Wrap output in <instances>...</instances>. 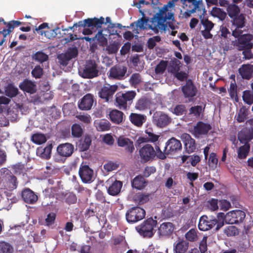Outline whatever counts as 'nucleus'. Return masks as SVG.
Here are the masks:
<instances>
[{
	"mask_svg": "<svg viewBox=\"0 0 253 253\" xmlns=\"http://www.w3.org/2000/svg\"><path fill=\"white\" fill-rule=\"evenodd\" d=\"M178 0L169 1L167 5L161 8L159 12L154 16L153 22H157L155 25H150L149 28L152 30L155 33H158L159 30L165 31L167 25L165 24L167 20L173 19V14L169 11V7L174 6V3Z\"/></svg>",
	"mask_w": 253,
	"mask_h": 253,
	"instance_id": "1",
	"label": "nucleus"
},
{
	"mask_svg": "<svg viewBox=\"0 0 253 253\" xmlns=\"http://www.w3.org/2000/svg\"><path fill=\"white\" fill-rule=\"evenodd\" d=\"M136 95V92L133 90L125 93L118 92L116 95L115 104L119 109L126 110L129 108Z\"/></svg>",
	"mask_w": 253,
	"mask_h": 253,
	"instance_id": "2",
	"label": "nucleus"
},
{
	"mask_svg": "<svg viewBox=\"0 0 253 253\" xmlns=\"http://www.w3.org/2000/svg\"><path fill=\"white\" fill-rule=\"evenodd\" d=\"M157 224V221L152 218L145 220L141 224L135 227L136 230L144 237L151 238L154 235V228Z\"/></svg>",
	"mask_w": 253,
	"mask_h": 253,
	"instance_id": "3",
	"label": "nucleus"
},
{
	"mask_svg": "<svg viewBox=\"0 0 253 253\" xmlns=\"http://www.w3.org/2000/svg\"><path fill=\"white\" fill-rule=\"evenodd\" d=\"M218 215L223 218L225 222L228 224H238L242 223L246 217L245 212L239 210L230 211L225 215L222 212L219 213Z\"/></svg>",
	"mask_w": 253,
	"mask_h": 253,
	"instance_id": "4",
	"label": "nucleus"
},
{
	"mask_svg": "<svg viewBox=\"0 0 253 253\" xmlns=\"http://www.w3.org/2000/svg\"><path fill=\"white\" fill-rule=\"evenodd\" d=\"M145 214V211L143 209L139 207H133L127 211L126 218L127 222L134 223L143 219Z\"/></svg>",
	"mask_w": 253,
	"mask_h": 253,
	"instance_id": "5",
	"label": "nucleus"
},
{
	"mask_svg": "<svg viewBox=\"0 0 253 253\" xmlns=\"http://www.w3.org/2000/svg\"><path fill=\"white\" fill-rule=\"evenodd\" d=\"M104 23V18L103 17H100V18L94 17L93 18H87L83 21H80L77 23L74 24L72 27H70L72 29L74 27H86L91 28L93 29L94 28L96 29L101 28L102 25Z\"/></svg>",
	"mask_w": 253,
	"mask_h": 253,
	"instance_id": "6",
	"label": "nucleus"
},
{
	"mask_svg": "<svg viewBox=\"0 0 253 253\" xmlns=\"http://www.w3.org/2000/svg\"><path fill=\"white\" fill-rule=\"evenodd\" d=\"M98 65L94 60H88L86 61L84 68L82 73L84 78L91 79L97 77L99 74Z\"/></svg>",
	"mask_w": 253,
	"mask_h": 253,
	"instance_id": "7",
	"label": "nucleus"
},
{
	"mask_svg": "<svg viewBox=\"0 0 253 253\" xmlns=\"http://www.w3.org/2000/svg\"><path fill=\"white\" fill-rule=\"evenodd\" d=\"M253 39V35L244 34L235 41L234 45L240 51L244 49H251L253 47V43L252 42Z\"/></svg>",
	"mask_w": 253,
	"mask_h": 253,
	"instance_id": "8",
	"label": "nucleus"
},
{
	"mask_svg": "<svg viewBox=\"0 0 253 253\" xmlns=\"http://www.w3.org/2000/svg\"><path fill=\"white\" fill-rule=\"evenodd\" d=\"M118 89V86L116 84L110 85L105 84L100 89L98 92L99 96L108 102L112 100L114 94Z\"/></svg>",
	"mask_w": 253,
	"mask_h": 253,
	"instance_id": "9",
	"label": "nucleus"
},
{
	"mask_svg": "<svg viewBox=\"0 0 253 253\" xmlns=\"http://www.w3.org/2000/svg\"><path fill=\"white\" fill-rule=\"evenodd\" d=\"M79 176L84 183H90L94 179L93 170L86 165L82 164L79 170Z\"/></svg>",
	"mask_w": 253,
	"mask_h": 253,
	"instance_id": "10",
	"label": "nucleus"
},
{
	"mask_svg": "<svg viewBox=\"0 0 253 253\" xmlns=\"http://www.w3.org/2000/svg\"><path fill=\"white\" fill-rule=\"evenodd\" d=\"M181 91L185 98H188L189 101L192 100L198 92V89L191 79L186 81V84L181 86Z\"/></svg>",
	"mask_w": 253,
	"mask_h": 253,
	"instance_id": "11",
	"label": "nucleus"
},
{
	"mask_svg": "<svg viewBox=\"0 0 253 253\" xmlns=\"http://www.w3.org/2000/svg\"><path fill=\"white\" fill-rule=\"evenodd\" d=\"M139 154L143 163H147L153 159L156 156V152L153 147L149 144L144 145L139 150Z\"/></svg>",
	"mask_w": 253,
	"mask_h": 253,
	"instance_id": "12",
	"label": "nucleus"
},
{
	"mask_svg": "<svg viewBox=\"0 0 253 253\" xmlns=\"http://www.w3.org/2000/svg\"><path fill=\"white\" fill-rule=\"evenodd\" d=\"M181 149V142L174 137H172L166 142L164 151L167 155H173L178 153Z\"/></svg>",
	"mask_w": 253,
	"mask_h": 253,
	"instance_id": "13",
	"label": "nucleus"
},
{
	"mask_svg": "<svg viewBox=\"0 0 253 253\" xmlns=\"http://www.w3.org/2000/svg\"><path fill=\"white\" fill-rule=\"evenodd\" d=\"M74 151V145L68 142L60 144L56 148L57 154L62 158L71 157Z\"/></svg>",
	"mask_w": 253,
	"mask_h": 253,
	"instance_id": "14",
	"label": "nucleus"
},
{
	"mask_svg": "<svg viewBox=\"0 0 253 253\" xmlns=\"http://www.w3.org/2000/svg\"><path fill=\"white\" fill-rule=\"evenodd\" d=\"M211 128L210 124L199 121L194 126L192 133L196 137L198 138L202 135H207Z\"/></svg>",
	"mask_w": 253,
	"mask_h": 253,
	"instance_id": "15",
	"label": "nucleus"
},
{
	"mask_svg": "<svg viewBox=\"0 0 253 253\" xmlns=\"http://www.w3.org/2000/svg\"><path fill=\"white\" fill-rule=\"evenodd\" d=\"M154 123L160 127L167 126L171 122V118L162 112H156L153 115Z\"/></svg>",
	"mask_w": 253,
	"mask_h": 253,
	"instance_id": "16",
	"label": "nucleus"
},
{
	"mask_svg": "<svg viewBox=\"0 0 253 253\" xmlns=\"http://www.w3.org/2000/svg\"><path fill=\"white\" fill-rule=\"evenodd\" d=\"M217 223V219L215 218L213 219H209L208 217L206 215H203L200 217L199 223L198 228L201 231H208L212 228Z\"/></svg>",
	"mask_w": 253,
	"mask_h": 253,
	"instance_id": "17",
	"label": "nucleus"
},
{
	"mask_svg": "<svg viewBox=\"0 0 253 253\" xmlns=\"http://www.w3.org/2000/svg\"><path fill=\"white\" fill-rule=\"evenodd\" d=\"M174 225L170 222H165L160 224L158 229V234L160 238H168L171 236L174 231Z\"/></svg>",
	"mask_w": 253,
	"mask_h": 253,
	"instance_id": "18",
	"label": "nucleus"
},
{
	"mask_svg": "<svg viewBox=\"0 0 253 253\" xmlns=\"http://www.w3.org/2000/svg\"><path fill=\"white\" fill-rule=\"evenodd\" d=\"M126 71L127 68L126 66L115 65L110 69L109 77L114 79L122 80L124 79Z\"/></svg>",
	"mask_w": 253,
	"mask_h": 253,
	"instance_id": "19",
	"label": "nucleus"
},
{
	"mask_svg": "<svg viewBox=\"0 0 253 253\" xmlns=\"http://www.w3.org/2000/svg\"><path fill=\"white\" fill-rule=\"evenodd\" d=\"M94 101V96L90 93H87L79 102V108L82 110H89L91 109Z\"/></svg>",
	"mask_w": 253,
	"mask_h": 253,
	"instance_id": "20",
	"label": "nucleus"
},
{
	"mask_svg": "<svg viewBox=\"0 0 253 253\" xmlns=\"http://www.w3.org/2000/svg\"><path fill=\"white\" fill-rule=\"evenodd\" d=\"M181 138L184 142L186 151L190 154L195 151L196 149V142L194 139L188 133H183L181 135Z\"/></svg>",
	"mask_w": 253,
	"mask_h": 253,
	"instance_id": "21",
	"label": "nucleus"
},
{
	"mask_svg": "<svg viewBox=\"0 0 253 253\" xmlns=\"http://www.w3.org/2000/svg\"><path fill=\"white\" fill-rule=\"evenodd\" d=\"M91 143L92 139L90 135L85 134L78 140L76 142V147H78L80 152H84L89 149Z\"/></svg>",
	"mask_w": 253,
	"mask_h": 253,
	"instance_id": "22",
	"label": "nucleus"
},
{
	"mask_svg": "<svg viewBox=\"0 0 253 253\" xmlns=\"http://www.w3.org/2000/svg\"><path fill=\"white\" fill-rule=\"evenodd\" d=\"M119 146L124 147L125 151L129 154H132L134 150L133 142L129 138L124 136H120L117 139Z\"/></svg>",
	"mask_w": 253,
	"mask_h": 253,
	"instance_id": "23",
	"label": "nucleus"
},
{
	"mask_svg": "<svg viewBox=\"0 0 253 253\" xmlns=\"http://www.w3.org/2000/svg\"><path fill=\"white\" fill-rule=\"evenodd\" d=\"M23 201L29 204H35L38 199V197L32 190L29 188H25L21 193Z\"/></svg>",
	"mask_w": 253,
	"mask_h": 253,
	"instance_id": "24",
	"label": "nucleus"
},
{
	"mask_svg": "<svg viewBox=\"0 0 253 253\" xmlns=\"http://www.w3.org/2000/svg\"><path fill=\"white\" fill-rule=\"evenodd\" d=\"M129 119L134 126L140 127L146 122L147 117L143 114L131 113L129 115Z\"/></svg>",
	"mask_w": 253,
	"mask_h": 253,
	"instance_id": "25",
	"label": "nucleus"
},
{
	"mask_svg": "<svg viewBox=\"0 0 253 253\" xmlns=\"http://www.w3.org/2000/svg\"><path fill=\"white\" fill-rule=\"evenodd\" d=\"M19 87L21 90L30 94H33L37 91L36 84L27 79L20 84Z\"/></svg>",
	"mask_w": 253,
	"mask_h": 253,
	"instance_id": "26",
	"label": "nucleus"
},
{
	"mask_svg": "<svg viewBox=\"0 0 253 253\" xmlns=\"http://www.w3.org/2000/svg\"><path fill=\"white\" fill-rule=\"evenodd\" d=\"M239 73L243 79H250L253 76V65H242L239 69Z\"/></svg>",
	"mask_w": 253,
	"mask_h": 253,
	"instance_id": "27",
	"label": "nucleus"
},
{
	"mask_svg": "<svg viewBox=\"0 0 253 253\" xmlns=\"http://www.w3.org/2000/svg\"><path fill=\"white\" fill-rule=\"evenodd\" d=\"M238 138L241 143L249 144V142L253 138V132L246 129H242L238 133Z\"/></svg>",
	"mask_w": 253,
	"mask_h": 253,
	"instance_id": "28",
	"label": "nucleus"
},
{
	"mask_svg": "<svg viewBox=\"0 0 253 253\" xmlns=\"http://www.w3.org/2000/svg\"><path fill=\"white\" fill-rule=\"evenodd\" d=\"M53 146L51 143L48 144L45 147H40L37 150V154L41 158L48 160L51 157Z\"/></svg>",
	"mask_w": 253,
	"mask_h": 253,
	"instance_id": "29",
	"label": "nucleus"
},
{
	"mask_svg": "<svg viewBox=\"0 0 253 253\" xmlns=\"http://www.w3.org/2000/svg\"><path fill=\"white\" fill-rule=\"evenodd\" d=\"M122 186L123 182L116 180L108 187L107 192L110 195L113 196H117L120 193Z\"/></svg>",
	"mask_w": 253,
	"mask_h": 253,
	"instance_id": "30",
	"label": "nucleus"
},
{
	"mask_svg": "<svg viewBox=\"0 0 253 253\" xmlns=\"http://www.w3.org/2000/svg\"><path fill=\"white\" fill-rule=\"evenodd\" d=\"M189 247V243L184 240L175 243L173 246L174 253H186Z\"/></svg>",
	"mask_w": 253,
	"mask_h": 253,
	"instance_id": "31",
	"label": "nucleus"
},
{
	"mask_svg": "<svg viewBox=\"0 0 253 253\" xmlns=\"http://www.w3.org/2000/svg\"><path fill=\"white\" fill-rule=\"evenodd\" d=\"M146 184L147 181L141 175L135 177L131 181L132 187L138 190L143 189L146 186Z\"/></svg>",
	"mask_w": 253,
	"mask_h": 253,
	"instance_id": "32",
	"label": "nucleus"
},
{
	"mask_svg": "<svg viewBox=\"0 0 253 253\" xmlns=\"http://www.w3.org/2000/svg\"><path fill=\"white\" fill-rule=\"evenodd\" d=\"M124 113L118 110H113L110 112L109 116L111 121L116 124H119L123 122Z\"/></svg>",
	"mask_w": 253,
	"mask_h": 253,
	"instance_id": "33",
	"label": "nucleus"
},
{
	"mask_svg": "<svg viewBox=\"0 0 253 253\" xmlns=\"http://www.w3.org/2000/svg\"><path fill=\"white\" fill-rule=\"evenodd\" d=\"M22 24V22L19 21L12 20L8 24V29H3L0 31V35H3V38H5L6 36L12 32L15 27H18Z\"/></svg>",
	"mask_w": 253,
	"mask_h": 253,
	"instance_id": "34",
	"label": "nucleus"
},
{
	"mask_svg": "<svg viewBox=\"0 0 253 253\" xmlns=\"http://www.w3.org/2000/svg\"><path fill=\"white\" fill-rule=\"evenodd\" d=\"M151 196L150 193H138L134 197V201L135 203L140 205L147 202Z\"/></svg>",
	"mask_w": 253,
	"mask_h": 253,
	"instance_id": "35",
	"label": "nucleus"
},
{
	"mask_svg": "<svg viewBox=\"0 0 253 253\" xmlns=\"http://www.w3.org/2000/svg\"><path fill=\"white\" fill-rule=\"evenodd\" d=\"M5 180L10 188L15 189L17 187L18 184L17 178L11 172L6 173Z\"/></svg>",
	"mask_w": 253,
	"mask_h": 253,
	"instance_id": "36",
	"label": "nucleus"
},
{
	"mask_svg": "<svg viewBox=\"0 0 253 253\" xmlns=\"http://www.w3.org/2000/svg\"><path fill=\"white\" fill-rule=\"evenodd\" d=\"M211 14L212 16L218 18L221 21L224 20L227 15L226 12L221 8L216 7L212 8Z\"/></svg>",
	"mask_w": 253,
	"mask_h": 253,
	"instance_id": "37",
	"label": "nucleus"
},
{
	"mask_svg": "<svg viewBox=\"0 0 253 253\" xmlns=\"http://www.w3.org/2000/svg\"><path fill=\"white\" fill-rule=\"evenodd\" d=\"M33 59L40 63H42L48 60V55L42 51L36 52L32 55Z\"/></svg>",
	"mask_w": 253,
	"mask_h": 253,
	"instance_id": "38",
	"label": "nucleus"
},
{
	"mask_svg": "<svg viewBox=\"0 0 253 253\" xmlns=\"http://www.w3.org/2000/svg\"><path fill=\"white\" fill-rule=\"evenodd\" d=\"M227 11L228 16L232 18L239 15L240 9L236 4H230L227 7Z\"/></svg>",
	"mask_w": 253,
	"mask_h": 253,
	"instance_id": "39",
	"label": "nucleus"
},
{
	"mask_svg": "<svg viewBox=\"0 0 253 253\" xmlns=\"http://www.w3.org/2000/svg\"><path fill=\"white\" fill-rule=\"evenodd\" d=\"M180 64V62L178 60L174 58L169 63V65L168 67V71L173 75L174 73L179 71Z\"/></svg>",
	"mask_w": 253,
	"mask_h": 253,
	"instance_id": "40",
	"label": "nucleus"
},
{
	"mask_svg": "<svg viewBox=\"0 0 253 253\" xmlns=\"http://www.w3.org/2000/svg\"><path fill=\"white\" fill-rule=\"evenodd\" d=\"M250 149L249 144H244L240 147L238 151V157L241 159H245L249 153Z\"/></svg>",
	"mask_w": 253,
	"mask_h": 253,
	"instance_id": "41",
	"label": "nucleus"
},
{
	"mask_svg": "<svg viewBox=\"0 0 253 253\" xmlns=\"http://www.w3.org/2000/svg\"><path fill=\"white\" fill-rule=\"evenodd\" d=\"M102 30H99L95 36V41L96 40L98 44L102 47H104L107 44V39L102 33Z\"/></svg>",
	"mask_w": 253,
	"mask_h": 253,
	"instance_id": "42",
	"label": "nucleus"
},
{
	"mask_svg": "<svg viewBox=\"0 0 253 253\" xmlns=\"http://www.w3.org/2000/svg\"><path fill=\"white\" fill-rule=\"evenodd\" d=\"M149 104L148 100L145 97H141L135 103V108L139 111L147 109Z\"/></svg>",
	"mask_w": 253,
	"mask_h": 253,
	"instance_id": "43",
	"label": "nucleus"
},
{
	"mask_svg": "<svg viewBox=\"0 0 253 253\" xmlns=\"http://www.w3.org/2000/svg\"><path fill=\"white\" fill-rule=\"evenodd\" d=\"M72 135L73 137H81L83 134V129L81 126L77 124H75L71 127Z\"/></svg>",
	"mask_w": 253,
	"mask_h": 253,
	"instance_id": "44",
	"label": "nucleus"
},
{
	"mask_svg": "<svg viewBox=\"0 0 253 253\" xmlns=\"http://www.w3.org/2000/svg\"><path fill=\"white\" fill-rule=\"evenodd\" d=\"M223 233L227 237L236 236L239 234V230L235 226H228L224 228Z\"/></svg>",
	"mask_w": 253,
	"mask_h": 253,
	"instance_id": "45",
	"label": "nucleus"
},
{
	"mask_svg": "<svg viewBox=\"0 0 253 253\" xmlns=\"http://www.w3.org/2000/svg\"><path fill=\"white\" fill-rule=\"evenodd\" d=\"M5 94L10 98L16 96L18 93V89L12 84H8L5 89Z\"/></svg>",
	"mask_w": 253,
	"mask_h": 253,
	"instance_id": "46",
	"label": "nucleus"
},
{
	"mask_svg": "<svg viewBox=\"0 0 253 253\" xmlns=\"http://www.w3.org/2000/svg\"><path fill=\"white\" fill-rule=\"evenodd\" d=\"M31 140L35 144H41L46 141V138L44 134L37 133L32 135Z\"/></svg>",
	"mask_w": 253,
	"mask_h": 253,
	"instance_id": "47",
	"label": "nucleus"
},
{
	"mask_svg": "<svg viewBox=\"0 0 253 253\" xmlns=\"http://www.w3.org/2000/svg\"><path fill=\"white\" fill-rule=\"evenodd\" d=\"M205 108L202 106L197 105L191 107L189 109L190 115H193L194 117L199 118L201 114L204 111Z\"/></svg>",
	"mask_w": 253,
	"mask_h": 253,
	"instance_id": "48",
	"label": "nucleus"
},
{
	"mask_svg": "<svg viewBox=\"0 0 253 253\" xmlns=\"http://www.w3.org/2000/svg\"><path fill=\"white\" fill-rule=\"evenodd\" d=\"M232 19H233V24L238 28H243L244 27L245 19L243 14L238 15Z\"/></svg>",
	"mask_w": 253,
	"mask_h": 253,
	"instance_id": "49",
	"label": "nucleus"
},
{
	"mask_svg": "<svg viewBox=\"0 0 253 253\" xmlns=\"http://www.w3.org/2000/svg\"><path fill=\"white\" fill-rule=\"evenodd\" d=\"M186 239L190 242H195L198 239L197 230L192 228L189 230L185 235Z\"/></svg>",
	"mask_w": 253,
	"mask_h": 253,
	"instance_id": "50",
	"label": "nucleus"
},
{
	"mask_svg": "<svg viewBox=\"0 0 253 253\" xmlns=\"http://www.w3.org/2000/svg\"><path fill=\"white\" fill-rule=\"evenodd\" d=\"M168 61L161 60L155 69L157 74H162L164 73L168 66Z\"/></svg>",
	"mask_w": 253,
	"mask_h": 253,
	"instance_id": "51",
	"label": "nucleus"
},
{
	"mask_svg": "<svg viewBox=\"0 0 253 253\" xmlns=\"http://www.w3.org/2000/svg\"><path fill=\"white\" fill-rule=\"evenodd\" d=\"M12 247L5 242H0V253H13Z\"/></svg>",
	"mask_w": 253,
	"mask_h": 253,
	"instance_id": "52",
	"label": "nucleus"
},
{
	"mask_svg": "<svg viewBox=\"0 0 253 253\" xmlns=\"http://www.w3.org/2000/svg\"><path fill=\"white\" fill-rule=\"evenodd\" d=\"M145 132L146 134H147V137L148 138L150 142L154 143L158 140L160 136L155 134L154 133L153 129L152 128H147L145 130Z\"/></svg>",
	"mask_w": 253,
	"mask_h": 253,
	"instance_id": "53",
	"label": "nucleus"
},
{
	"mask_svg": "<svg viewBox=\"0 0 253 253\" xmlns=\"http://www.w3.org/2000/svg\"><path fill=\"white\" fill-rule=\"evenodd\" d=\"M120 47V44L118 42H114L106 47V50L109 54H114L118 52Z\"/></svg>",
	"mask_w": 253,
	"mask_h": 253,
	"instance_id": "54",
	"label": "nucleus"
},
{
	"mask_svg": "<svg viewBox=\"0 0 253 253\" xmlns=\"http://www.w3.org/2000/svg\"><path fill=\"white\" fill-rule=\"evenodd\" d=\"M243 99L244 101L249 104L251 105L253 103V94L249 90H245L243 92Z\"/></svg>",
	"mask_w": 253,
	"mask_h": 253,
	"instance_id": "55",
	"label": "nucleus"
},
{
	"mask_svg": "<svg viewBox=\"0 0 253 253\" xmlns=\"http://www.w3.org/2000/svg\"><path fill=\"white\" fill-rule=\"evenodd\" d=\"M218 164V159L217 158L216 154L214 153H211L210 155L209 159V166L215 169L217 168Z\"/></svg>",
	"mask_w": 253,
	"mask_h": 253,
	"instance_id": "56",
	"label": "nucleus"
},
{
	"mask_svg": "<svg viewBox=\"0 0 253 253\" xmlns=\"http://www.w3.org/2000/svg\"><path fill=\"white\" fill-rule=\"evenodd\" d=\"M161 40V38L159 36H156L152 38H150L147 41V47L152 49L154 48L156 45V42H160Z\"/></svg>",
	"mask_w": 253,
	"mask_h": 253,
	"instance_id": "57",
	"label": "nucleus"
},
{
	"mask_svg": "<svg viewBox=\"0 0 253 253\" xmlns=\"http://www.w3.org/2000/svg\"><path fill=\"white\" fill-rule=\"evenodd\" d=\"M96 128L98 131H106L110 129V125L108 121L106 120L102 121L97 124Z\"/></svg>",
	"mask_w": 253,
	"mask_h": 253,
	"instance_id": "58",
	"label": "nucleus"
},
{
	"mask_svg": "<svg viewBox=\"0 0 253 253\" xmlns=\"http://www.w3.org/2000/svg\"><path fill=\"white\" fill-rule=\"evenodd\" d=\"M186 112V107L184 105H177L173 109L172 112L177 116H181Z\"/></svg>",
	"mask_w": 253,
	"mask_h": 253,
	"instance_id": "59",
	"label": "nucleus"
},
{
	"mask_svg": "<svg viewBox=\"0 0 253 253\" xmlns=\"http://www.w3.org/2000/svg\"><path fill=\"white\" fill-rule=\"evenodd\" d=\"M65 54L71 60L76 57L78 54V50L76 47H69Z\"/></svg>",
	"mask_w": 253,
	"mask_h": 253,
	"instance_id": "60",
	"label": "nucleus"
},
{
	"mask_svg": "<svg viewBox=\"0 0 253 253\" xmlns=\"http://www.w3.org/2000/svg\"><path fill=\"white\" fill-rule=\"evenodd\" d=\"M129 82L133 85H136L142 82V79L139 73L133 74L130 78Z\"/></svg>",
	"mask_w": 253,
	"mask_h": 253,
	"instance_id": "61",
	"label": "nucleus"
},
{
	"mask_svg": "<svg viewBox=\"0 0 253 253\" xmlns=\"http://www.w3.org/2000/svg\"><path fill=\"white\" fill-rule=\"evenodd\" d=\"M31 74L36 79L41 78L43 75V69L40 65H37L32 71Z\"/></svg>",
	"mask_w": 253,
	"mask_h": 253,
	"instance_id": "62",
	"label": "nucleus"
},
{
	"mask_svg": "<svg viewBox=\"0 0 253 253\" xmlns=\"http://www.w3.org/2000/svg\"><path fill=\"white\" fill-rule=\"evenodd\" d=\"M207 236H204L199 244V250L201 253H206L208 250Z\"/></svg>",
	"mask_w": 253,
	"mask_h": 253,
	"instance_id": "63",
	"label": "nucleus"
},
{
	"mask_svg": "<svg viewBox=\"0 0 253 253\" xmlns=\"http://www.w3.org/2000/svg\"><path fill=\"white\" fill-rule=\"evenodd\" d=\"M77 198L73 193H69L66 195L65 202L69 205L74 204L77 202Z\"/></svg>",
	"mask_w": 253,
	"mask_h": 253,
	"instance_id": "64",
	"label": "nucleus"
}]
</instances>
